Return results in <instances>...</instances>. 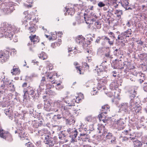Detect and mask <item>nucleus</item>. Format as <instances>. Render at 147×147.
Wrapping results in <instances>:
<instances>
[{"label": "nucleus", "instance_id": "nucleus-1", "mask_svg": "<svg viewBox=\"0 0 147 147\" xmlns=\"http://www.w3.org/2000/svg\"><path fill=\"white\" fill-rule=\"evenodd\" d=\"M69 98L68 96L61 97V100H55L54 101V107L57 108L53 109V111L55 112H58L59 109L62 112H64V113H67L68 118H69L70 116L71 117L70 113L69 112V110L70 109V106L68 104L69 103ZM69 118L66 119H68Z\"/></svg>", "mask_w": 147, "mask_h": 147}, {"label": "nucleus", "instance_id": "nucleus-2", "mask_svg": "<svg viewBox=\"0 0 147 147\" xmlns=\"http://www.w3.org/2000/svg\"><path fill=\"white\" fill-rule=\"evenodd\" d=\"M15 30L14 26L12 27L8 24H5V25L0 28V38L4 37L11 40Z\"/></svg>", "mask_w": 147, "mask_h": 147}, {"label": "nucleus", "instance_id": "nucleus-3", "mask_svg": "<svg viewBox=\"0 0 147 147\" xmlns=\"http://www.w3.org/2000/svg\"><path fill=\"white\" fill-rule=\"evenodd\" d=\"M84 20L86 24H92L94 22V25L96 28L98 29H100L101 28V25L100 23L97 21L95 22L97 16L95 13H91L89 16L87 14L84 13Z\"/></svg>", "mask_w": 147, "mask_h": 147}, {"label": "nucleus", "instance_id": "nucleus-4", "mask_svg": "<svg viewBox=\"0 0 147 147\" xmlns=\"http://www.w3.org/2000/svg\"><path fill=\"white\" fill-rule=\"evenodd\" d=\"M41 138L43 140V142L45 144L48 145L49 147H52L55 144L58 143L57 138L56 136L52 138L48 134H44L41 137Z\"/></svg>", "mask_w": 147, "mask_h": 147}, {"label": "nucleus", "instance_id": "nucleus-5", "mask_svg": "<svg viewBox=\"0 0 147 147\" xmlns=\"http://www.w3.org/2000/svg\"><path fill=\"white\" fill-rule=\"evenodd\" d=\"M131 95H130V98L131 100L130 101V109L133 112L135 111V112H139V110H140V108L134 105L135 102L134 101V99L136 96V92L134 90H132L130 92Z\"/></svg>", "mask_w": 147, "mask_h": 147}, {"label": "nucleus", "instance_id": "nucleus-6", "mask_svg": "<svg viewBox=\"0 0 147 147\" xmlns=\"http://www.w3.org/2000/svg\"><path fill=\"white\" fill-rule=\"evenodd\" d=\"M2 0L0 1V9L5 14H9L15 10L13 7H9L8 5L9 3L6 2L2 3Z\"/></svg>", "mask_w": 147, "mask_h": 147}, {"label": "nucleus", "instance_id": "nucleus-7", "mask_svg": "<svg viewBox=\"0 0 147 147\" xmlns=\"http://www.w3.org/2000/svg\"><path fill=\"white\" fill-rule=\"evenodd\" d=\"M79 131H81V133H79L78 132L76 129L69 128L67 130V131L69 134L72 135H74L75 137H76L78 134H79L80 137L84 136L86 135L87 133L86 130L83 129H78Z\"/></svg>", "mask_w": 147, "mask_h": 147}, {"label": "nucleus", "instance_id": "nucleus-8", "mask_svg": "<svg viewBox=\"0 0 147 147\" xmlns=\"http://www.w3.org/2000/svg\"><path fill=\"white\" fill-rule=\"evenodd\" d=\"M9 57V52L7 50L0 51V62L3 63L7 61Z\"/></svg>", "mask_w": 147, "mask_h": 147}, {"label": "nucleus", "instance_id": "nucleus-9", "mask_svg": "<svg viewBox=\"0 0 147 147\" xmlns=\"http://www.w3.org/2000/svg\"><path fill=\"white\" fill-rule=\"evenodd\" d=\"M23 92L24 93L23 98L25 99H27L28 96L30 98L33 97L35 94V92L33 89L30 86L26 89L24 88Z\"/></svg>", "mask_w": 147, "mask_h": 147}, {"label": "nucleus", "instance_id": "nucleus-10", "mask_svg": "<svg viewBox=\"0 0 147 147\" xmlns=\"http://www.w3.org/2000/svg\"><path fill=\"white\" fill-rule=\"evenodd\" d=\"M76 41L82 45L84 49L86 48L88 46L86 43L85 38L82 35L78 36L76 38Z\"/></svg>", "mask_w": 147, "mask_h": 147}, {"label": "nucleus", "instance_id": "nucleus-11", "mask_svg": "<svg viewBox=\"0 0 147 147\" xmlns=\"http://www.w3.org/2000/svg\"><path fill=\"white\" fill-rule=\"evenodd\" d=\"M109 108V107L107 105H105L102 107L101 111L102 112L98 115V118L99 119H106V117L104 115V114H105L107 113V111Z\"/></svg>", "mask_w": 147, "mask_h": 147}, {"label": "nucleus", "instance_id": "nucleus-12", "mask_svg": "<svg viewBox=\"0 0 147 147\" xmlns=\"http://www.w3.org/2000/svg\"><path fill=\"white\" fill-rule=\"evenodd\" d=\"M76 99L74 98L73 100H71L69 98V103H68L69 105L71 106L74 105L75 102L79 103L80 101L83 98V95L81 93H80L78 96L76 97Z\"/></svg>", "mask_w": 147, "mask_h": 147}, {"label": "nucleus", "instance_id": "nucleus-13", "mask_svg": "<svg viewBox=\"0 0 147 147\" xmlns=\"http://www.w3.org/2000/svg\"><path fill=\"white\" fill-rule=\"evenodd\" d=\"M115 67L117 69H122L126 67L124 63L122 62L121 60H118L116 59V63L114 64Z\"/></svg>", "mask_w": 147, "mask_h": 147}, {"label": "nucleus", "instance_id": "nucleus-14", "mask_svg": "<svg viewBox=\"0 0 147 147\" xmlns=\"http://www.w3.org/2000/svg\"><path fill=\"white\" fill-rule=\"evenodd\" d=\"M97 129L98 130V133H102L103 135L107 133V130L105 129V126L102 124H99Z\"/></svg>", "mask_w": 147, "mask_h": 147}, {"label": "nucleus", "instance_id": "nucleus-15", "mask_svg": "<svg viewBox=\"0 0 147 147\" xmlns=\"http://www.w3.org/2000/svg\"><path fill=\"white\" fill-rule=\"evenodd\" d=\"M46 83V81L45 80V77H42V79L41 80L40 85L39 86V88L37 89V91L38 92L39 91L40 92L44 89L45 85Z\"/></svg>", "mask_w": 147, "mask_h": 147}, {"label": "nucleus", "instance_id": "nucleus-16", "mask_svg": "<svg viewBox=\"0 0 147 147\" xmlns=\"http://www.w3.org/2000/svg\"><path fill=\"white\" fill-rule=\"evenodd\" d=\"M122 6L126 10H131L132 9L130 7H128L129 6V3L128 0H120Z\"/></svg>", "mask_w": 147, "mask_h": 147}, {"label": "nucleus", "instance_id": "nucleus-17", "mask_svg": "<svg viewBox=\"0 0 147 147\" xmlns=\"http://www.w3.org/2000/svg\"><path fill=\"white\" fill-rule=\"evenodd\" d=\"M107 62L106 61H105V62H103L101 63V65H100V68H99L98 69H97L98 68V66H96V69H95V70H96L97 73L98 75H100V73L103 71H106V70L105 69L103 66L104 64L105 63V62Z\"/></svg>", "mask_w": 147, "mask_h": 147}, {"label": "nucleus", "instance_id": "nucleus-18", "mask_svg": "<svg viewBox=\"0 0 147 147\" xmlns=\"http://www.w3.org/2000/svg\"><path fill=\"white\" fill-rule=\"evenodd\" d=\"M61 115L60 114H58L57 115H53L52 114H49L47 115L46 118L47 119H61Z\"/></svg>", "mask_w": 147, "mask_h": 147}, {"label": "nucleus", "instance_id": "nucleus-19", "mask_svg": "<svg viewBox=\"0 0 147 147\" xmlns=\"http://www.w3.org/2000/svg\"><path fill=\"white\" fill-rule=\"evenodd\" d=\"M24 14L25 15L26 14H27V16H25V19L26 20V22L24 21V22L23 23L24 24H25H25H26V22H28V21H26L27 20H32V17L33 16L34 13L33 12H32L30 14H28V12L27 11H25L24 13Z\"/></svg>", "mask_w": 147, "mask_h": 147}, {"label": "nucleus", "instance_id": "nucleus-20", "mask_svg": "<svg viewBox=\"0 0 147 147\" xmlns=\"http://www.w3.org/2000/svg\"><path fill=\"white\" fill-rule=\"evenodd\" d=\"M120 109L125 112L128 111V105L127 103H122L120 105Z\"/></svg>", "mask_w": 147, "mask_h": 147}, {"label": "nucleus", "instance_id": "nucleus-21", "mask_svg": "<svg viewBox=\"0 0 147 147\" xmlns=\"http://www.w3.org/2000/svg\"><path fill=\"white\" fill-rule=\"evenodd\" d=\"M131 34V29H128L126 31L122 32L121 34V36L123 38H125L127 37H129Z\"/></svg>", "mask_w": 147, "mask_h": 147}, {"label": "nucleus", "instance_id": "nucleus-22", "mask_svg": "<svg viewBox=\"0 0 147 147\" xmlns=\"http://www.w3.org/2000/svg\"><path fill=\"white\" fill-rule=\"evenodd\" d=\"M47 67H44L43 70L45 71V73H47L48 70H52L53 68V66L52 64H51L49 61H46L45 62Z\"/></svg>", "mask_w": 147, "mask_h": 147}, {"label": "nucleus", "instance_id": "nucleus-23", "mask_svg": "<svg viewBox=\"0 0 147 147\" xmlns=\"http://www.w3.org/2000/svg\"><path fill=\"white\" fill-rule=\"evenodd\" d=\"M3 84L0 87L2 88H8L11 84V82L9 81V80L7 79L6 80L4 79L3 80Z\"/></svg>", "mask_w": 147, "mask_h": 147}, {"label": "nucleus", "instance_id": "nucleus-24", "mask_svg": "<svg viewBox=\"0 0 147 147\" xmlns=\"http://www.w3.org/2000/svg\"><path fill=\"white\" fill-rule=\"evenodd\" d=\"M44 108L45 109L48 111L51 110V106L50 103L48 101H45Z\"/></svg>", "mask_w": 147, "mask_h": 147}, {"label": "nucleus", "instance_id": "nucleus-25", "mask_svg": "<svg viewBox=\"0 0 147 147\" xmlns=\"http://www.w3.org/2000/svg\"><path fill=\"white\" fill-rule=\"evenodd\" d=\"M114 55L119 58H122L123 55L121 54L120 49H116L114 52Z\"/></svg>", "mask_w": 147, "mask_h": 147}, {"label": "nucleus", "instance_id": "nucleus-26", "mask_svg": "<svg viewBox=\"0 0 147 147\" xmlns=\"http://www.w3.org/2000/svg\"><path fill=\"white\" fill-rule=\"evenodd\" d=\"M116 81H113L110 85V89L113 90H117L118 87Z\"/></svg>", "mask_w": 147, "mask_h": 147}, {"label": "nucleus", "instance_id": "nucleus-27", "mask_svg": "<svg viewBox=\"0 0 147 147\" xmlns=\"http://www.w3.org/2000/svg\"><path fill=\"white\" fill-rule=\"evenodd\" d=\"M65 10L66 12H67L68 15H72L75 13V10L74 7H71L70 8H65Z\"/></svg>", "mask_w": 147, "mask_h": 147}, {"label": "nucleus", "instance_id": "nucleus-28", "mask_svg": "<svg viewBox=\"0 0 147 147\" xmlns=\"http://www.w3.org/2000/svg\"><path fill=\"white\" fill-rule=\"evenodd\" d=\"M29 38L30 40L33 42V44H34L35 43L39 42L38 37L37 36L35 35L31 36H29Z\"/></svg>", "mask_w": 147, "mask_h": 147}, {"label": "nucleus", "instance_id": "nucleus-29", "mask_svg": "<svg viewBox=\"0 0 147 147\" xmlns=\"http://www.w3.org/2000/svg\"><path fill=\"white\" fill-rule=\"evenodd\" d=\"M102 40L106 41H107L109 44L111 45H113V41H110V39L107 37L106 36H102Z\"/></svg>", "mask_w": 147, "mask_h": 147}, {"label": "nucleus", "instance_id": "nucleus-30", "mask_svg": "<svg viewBox=\"0 0 147 147\" xmlns=\"http://www.w3.org/2000/svg\"><path fill=\"white\" fill-rule=\"evenodd\" d=\"M20 71L19 68H13L12 70H11V73L13 75H18L20 74Z\"/></svg>", "mask_w": 147, "mask_h": 147}, {"label": "nucleus", "instance_id": "nucleus-31", "mask_svg": "<svg viewBox=\"0 0 147 147\" xmlns=\"http://www.w3.org/2000/svg\"><path fill=\"white\" fill-rule=\"evenodd\" d=\"M39 58L42 60H45L47 58V55L45 53L43 52H42L39 55Z\"/></svg>", "mask_w": 147, "mask_h": 147}, {"label": "nucleus", "instance_id": "nucleus-32", "mask_svg": "<svg viewBox=\"0 0 147 147\" xmlns=\"http://www.w3.org/2000/svg\"><path fill=\"white\" fill-rule=\"evenodd\" d=\"M133 142L135 146L141 147L142 145V142L138 140H135L133 141Z\"/></svg>", "mask_w": 147, "mask_h": 147}, {"label": "nucleus", "instance_id": "nucleus-33", "mask_svg": "<svg viewBox=\"0 0 147 147\" xmlns=\"http://www.w3.org/2000/svg\"><path fill=\"white\" fill-rule=\"evenodd\" d=\"M47 80L50 82H51L52 83H55V81H54V79L53 77V76L51 74H50L48 75H47Z\"/></svg>", "mask_w": 147, "mask_h": 147}, {"label": "nucleus", "instance_id": "nucleus-34", "mask_svg": "<svg viewBox=\"0 0 147 147\" xmlns=\"http://www.w3.org/2000/svg\"><path fill=\"white\" fill-rule=\"evenodd\" d=\"M27 45L29 46V50L30 51H33V48L34 46V44H33V42L31 40L30 41H29V42L27 44Z\"/></svg>", "mask_w": 147, "mask_h": 147}, {"label": "nucleus", "instance_id": "nucleus-35", "mask_svg": "<svg viewBox=\"0 0 147 147\" xmlns=\"http://www.w3.org/2000/svg\"><path fill=\"white\" fill-rule=\"evenodd\" d=\"M28 28L30 32H34L36 30L35 25L34 24L31 25L30 27H28Z\"/></svg>", "mask_w": 147, "mask_h": 147}, {"label": "nucleus", "instance_id": "nucleus-36", "mask_svg": "<svg viewBox=\"0 0 147 147\" xmlns=\"http://www.w3.org/2000/svg\"><path fill=\"white\" fill-rule=\"evenodd\" d=\"M26 134H25L24 132H22L20 134V136L21 139L22 140H27V137H26Z\"/></svg>", "mask_w": 147, "mask_h": 147}, {"label": "nucleus", "instance_id": "nucleus-37", "mask_svg": "<svg viewBox=\"0 0 147 147\" xmlns=\"http://www.w3.org/2000/svg\"><path fill=\"white\" fill-rule=\"evenodd\" d=\"M55 88L57 90H60L63 88V86L62 85L61 82L57 84Z\"/></svg>", "mask_w": 147, "mask_h": 147}, {"label": "nucleus", "instance_id": "nucleus-38", "mask_svg": "<svg viewBox=\"0 0 147 147\" xmlns=\"http://www.w3.org/2000/svg\"><path fill=\"white\" fill-rule=\"evenodd\" d=\"M12 112V111L9 107L4 110V113L7 115H9Z\"/></svg>", "mask_w": 147, "mask_h": 147}, {"label": "nucleus", "instance_id": "nucleus-39", "mask_svg": "<svg viewBox=\"0 0 147 147\" xmlns=\"http://www.w3.org/2000/svg\"><path fill=\"white\" fill-rule=\"evenodd\" d=\"M102 50H104L106 51L107 53H105V55L106 57H110V50L109 48H107L106 49H102Z\"/></svg>", "mask_w": 147, "mask_h": 147}, {"label": "nucleus", "instance_id": "nucleus-40", "mask_svg": "<svg viewBox=\"0 0 147 147\" xmlns=\"http://www.w3.org/2000/svg\"><path fill=\"white\" fill-rule=\"evenodd\" d=\"M78 64V63L77 62H74V65L76 66V68L77 71L80 74H82L81 73V69L80 67L76 66Z\"/></svg>", "mask_w": 147, "mask_h": 147}, {"label": "nucleus", "instance_id": "nucleus-41", "mask_svg": "<svg viewBox=\"0 0 147 147\" xmlns=\"http://www.w3.org/2000/svg\"><path fill=\"white\" fill-rule=\"evenodd\" d=\"M26 2L28 3H30L32 4L33 2V0H27ZM24 5L26 7H27L28 8H31L32 7V4H30L29 5H27L26 4H24Z\"/></svg>", "mask_w": 147, "mask_h": 147}, {"label": "nucleus", "instance_id": "nucleus-42", "mask_svg": "<svg viewBox=\"0 0 147 147\" xmlns=\"http://www.w3.org/2000/svg\"><path fill=\"white\" fill-rule=\"evenodd\" d=\"M61 39H59L58 41L56 43H53L51 45V47L54 48V47L53 46V45H56L57 46H59L61 43Z\"/></svg>", "mask_w": 147, "mask_h": 147}, {"label": "nucleus", "instance_id": "nucleus-43", "mask_svg": "<svg viewBox=\"0 0 147 147\" xmlns=\"http://www.w3.org/2000/svg\"><path fill=\"white\" fill-rule=\"evenodd\" d=\"M37 121V120H34V122L35 123H34V127H35L36 128H37L39 126H40L42 124V122L41 121H40V122L37 123L36 121Z\"/></svg>", "mask_w": 147, "mask_h": 147}, {"label": "nucleus", "instance_id": "nucleus-44", "mask_svg": "<svg viewBox=\"0 0 147 147\" xmlns=\"http://www.w3.org/2000/svg\"><path fill=\"white\" fill-rule=\"evenodd\" d=\"M107 82V78L105 77H103L102 79H101L100 80V83H102L103 85L106 84Z\"/></svg>", "mask_w": 147, "mask_h": 147}, {"label": "nucleus", "instance_id": "nucleus-45", "mask_svg": "<svg viewBox=\"0 0 147 147\" xmlns=\"http://www.w3.org/2000/svg\"><path fill=\"white\" fill-rule=\"evenodd\" d=\"M75 122V120H66V123L67 125H71L73 124Z\"/></svg>", "mask_w": 147, "mask_h": 147}, {"label": "nucleus", "instance_id": "nucleus-46", "mask_svg": "<svg viewBox=\"0 0 147 147\" xmlns=\"http://www.w3.org/2000/svg\"><path fill=\"white\" fill-rule=\"evenodd\" d=\"M140 55V57L142 58L143 60L146 61L147 60V53H143Z\"/></svg>", "mask_w": 147, "mask_h": 147}, {"label": "nucleus", "instance_id": "nucleus-47", "mask_svg": "<svg viewBox=\"0 0 147 147\" xmlns=\"http://www.w3.org/2000/svg\"><path fill=\"white\" fill-rule=\"evenodd\" d=\"M106 4H105L102 1H100L98 3V6L100 7H102L105 6Z\"/></svg>", "mask_w": 147, "mask_h": 147}, {"label": "nucleus", "instance_id": "nucleus-48", "mask_svg": "<svg viewBox=\"0 0 147 147\" xmlns=\"http://www.w3.org/2000/svg\"><path fill=\"white\" fill-rule=\"evenodd\" d=\"M8 88L11 91H14L15 90V88H14V86L13 84H11Z\"/></svg>", "mask_w": 147, "mask_h": 147}, {"label": "nucleus", "instance_id": "nucleus-49", "mask_svg": "<svg viewBox=\"0 0 147 147\" xmlns=\"http://www.w3.org/2000/svg\"><path fill=\"white\" fill-rule=\"evenodd\" d=\"M115 13H117V15L118 16H120L123 14V12L122 11L120 10H117L115 11Z\"/></svg>", "mask_w": 147, "mask_h": 147}, {"label": "nucleus", "instance_id": "nucleus-50", "mask_svg": "<svg viewBox=\"0 0 147 147\" xmlns=\"http://www.w3.org/2000/svg\"><path fill=\"white\" fill-rule=\"evenodd\" d=\"M106 137L107 139H111L113 138V136L111 133L109 132L106 135Z\"/></svg>", "mask_w": 147, "mask_h": 147}, {"label": "nucleus", "instance_id": "nucleus-51", "mask_svg": "<svg viewBox=\"0 0 147 147\" xmlns=\"http://www.w3.org/2000/svg\"><path fill=\"white\" fill-rule=\"evenodd\" d=\"M98 91L95 88H93V90L91 92V94L92 95H95L96 94Z\"/></svg>", "mask_w": 147, "mask_h": 147}, {"label": "nucleus", "instance_id": "nucleus-52", "mask_svg": "<svg viewBox=\"0 0 147 147\" xmlns=\"http://www.w3.org/2000/svg\"><path fill=\"white\" fill-rule=\"evenodd\" d=\"M130 131V129H129L128 130H124L123 131L122 133L125 135H127L129 134L130 133L129 132Z\"/></svg>", "mask_w": 147, "mask_h": 147}, {"label": "nucleus", "instance_id": "nucleus-53", "mask_svg": "<svg viewBox=\"0 0 147 147\" xmlns=\"http://www.w3.org/2000/svg\"><path fill=\"white\" fill-rule=\"evenodd\" d=\"M44 131L43 130H39L38 131V133L39 135L42 136V137L44 135V134H46L44 133Z\"/></svg>", "mask_w": 147, "mask_h": 147}, {"label": "nucleus", "instance_id": "nucleus-54", "mask_svg": "<svg viewBox=\"0 0 147 147\" xmlns=\"http://www.w3.org/2000/svg\"><path fill=\"white\" fill-rule=\"evenodd\" d=\"M97 118H96V117H92L91 115H89L86 118V119H96Z\"/></svg>", "mask_w": 147, "mask_h": 147}, {"label": "nucleus", "instance_id": "nucleus-55", "mask_svg": "<svg viewBox=\"0 0 147 147\" xmlns=\"http://www.w3.org/2000/svg\"><path fill=\"white\" fill-rule=\"evenodd\" d=\"M72 137L71 139V143H74L76 140L75 138L76 137H75V136L74 135H72Z\"/></svg>", "mask_w": 147, "mask_h": 147}, {"label": "nucleus", "instance_id": "nucleus-56", "mask_svg": "<svg viewBox=\"0 0 147 147\" xmlns=\"http://www.w3.org/2000/svg\"><path fill=\"white\" fill-rule=\"evenodd\" d=\"M53 40H55L57 38V35L56 34H51Z\"/></svg>", "mask_w": 147, "mask_h": 147}, {"label": "nucleus", "instance_id": "nucleus-57", "mask_svg": "<svg viewBox=\"0 0 147 147\" xmlns=\"http://www.w3.org/2000/svg\"><path fill=\"white\" fill-rule=\"evenodd\" d=\"M5 103L4 104H3L2 102H0V106H2L3 107H6V103H7V102L5 101Z\"/></svg>", "mask_w": 147, "mask_h": 147}, {"label": "nucleus", "instance_id": "nucleus-58", "mask_svg": "<svg viewBox=\"0 0 147 147\" xmlns=\"http://www.w3.org/2000/svg\"><path fill=\"white\" fill-rule=\"evenodd\" d=\"M32 20L35 23L37 22V20L36 19V17H35V16L34 15V14H33V16L32 17Z\"/></svg>", "mask_w": 147, "mask_h": 147}, {"label": "nucleus", "instance_id": "nucleus-59", "mask_svg": "<svg viewBox=\"0 0 147 147\" xmlns=\"http://www.w3.org/2000/svg\"><path fill=\"white\" fill-rule=\"evenodd\" d=\"M55 32L57 35L59 37H61V35H62V33L61 32H59L57 33L56 32Z\"/></svg>", "mask_w": 147, "mask_h": 147}, {"label": "nucleus", "instance_id": "nucleus-60", "mask_svg": "<svg viewBox=\"0 0 147 147\" xmlns=\"http://www.w3.org/2000/svg\"><path fill=\"white\" fill-rule=\"evenodd\" d=\"M101 39H102V36L101 37H98L96 40V42L97 43H99L100 40Z\"/></svg>", "mask_w": 147, "mask_h": 147}, {"label": "nucleus", "instance_id": "nucleus-61", "mask_svg": "<svg viewBox=\"0 0 147 147\" xmlns=\"http://www.w3.org/2000/svg\"><path fill=\"white\" fill-rule=\"evenodd\" d=\"M32 63H34L35 64H36L37 65H38L39 62L37 61H36L35 60H32Z\"/></svg>", "mask_w": 147, "mask_h": 147}, {"label": "nucleus", "instance_id": "nucleus-62", "mask_svg": "<svg viewBox=\"0 0 147 147\" xmlns=\"http://www.w3.org/2000/svg\"><path fill=\"white\" fill-rule=\"evenodd\" d=\"M13 53V54H16V51L14 49H11V54H12Z\"/></svg>", "mask_w": 147, "mask_h": 147}, {"label": "nucleus", "instance_id": "nucleus-63", "mask_svg": "<svg viewBox=\"0 0 147 147\" xmlns=\"http://www.w3.org/2000/svg\"><path fill=\"white\" fill-rule=\"evenodd\" d=\"M43 106V105L41 104H39L37 105V107L38 109H40L42 108Z\"/></svg>", "mask_w": 147, "mask_h": 147}, {"label": "nucleus", "instance_id": "nucleus-64", "mask_svg": "<svg viewBox=\"0 0 147 147\" xmlns=\"http://www.w3.org/2000/svg\"><path fill=\"white\" fill-rule=\"evenodd\" d=\"M137 44L139 45H142L143 44V42H142L140 40H138L137 41Z\"/></svg>", "mask_w": 147, "mask_h": 147}]
</instances>
